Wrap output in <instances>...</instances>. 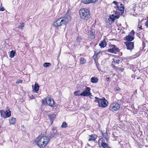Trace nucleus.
Wrapping results in <instances>:
<instances>
[{
  "instance_id": "1",
  "label": "nucleus",
  "mask_w": 148,
  "mask_h": 148,
  "mask_svg": "<svg viewBox=\"0 0 148 148\" xmlns=\"http://www.w3.org/2000/svg\"><path fill=\"white\" fill-rule=\"evenodd\" d=\"M71 20V16L67 12L65 16L56 20L54 22L53 25L55 27H57L64 25H66Z\"/></svg>"
},
{
  "instance_id": "2",
  "label": "nucleus",
  "mask_w": 148,
  "mask_h": 148,
  "mask_svg": "<svg viewBox=\"0 0 148 148\" xmlns=\"http://www.w3.org/2000/svg\"><path fill=\"white\" fill-rule=\"evenodd\" d=\"M49 140L48 136H39L36 138L35 142L39 147L44 148L48 144Z\"/></svg>"
},
{
  "instance_id": "3",
  "label": "nucleus",
  "mask_w": 148,
  "mask_h": 148,
  "mask_svg": "<svg viewBox=\"0 0 148 148\" xmlns=\"http://www.w3.org/2000/svg\"><path fill=\"white\" fill-rule=\"evenodd\" d=\"M79 14L80 16L84 20H88L90 18V12L86 9H84L80 10Z\"/></svg>"
},
{
  "instance_id": "4",
  "label": "nucleus",
  "mask_w": 148,
  "mask_h": 148,
  "mask_svg": "<svg viewBox=\"0 0 148 148\" xmlns=\"http://www.w3.org/2000/svg\"><path fill=\"white\" fill-rule=\"evenodd\" d=\"M98 100V105L99 107L105 108L108 104V101L105 98L103 97L101 99H99Z\"/></svg>"
},
{
  "instance_id": "5",
  "label": "nucleus",
  "mask_w": 148,
  "mask_h": 148,
  "mask_svg": "<svg viewBox=\"0 0 148 148\" xmlns=\"http://www.w3.org/2000/svg\"><path fill=\"white\" fill-rule=\"evenodd\" d=\"M46 101L47 103L49 106L51 107L53 110H55L56 108V106L55 105L54 100L53 99H51L48 98H46Z\"/></svg>"
},
{
  "instance_id": "6",
  "label": "nucleus",
  "mask_w": 148,
  "mask_h": 148,
  "mask_svg": "<svg viewBox=\"0 0 148 148\" xmlns=\"http://www.w3.org/2000/svg\"><path fill=\"white\" fill-rule=\"evenodd\" d=\"M120 108V105L117 103H114L111 104L110 107V110L114 112L118 110Z\"/></svg>"
},
{
  "instance_id": "7",
  "label": "nucleus",
  "mask_w": 148,
  "mask_h": 148,
  "mask_svg": "<svg viewBox=\"0 0 148 148\" xmlns=\"http://www.w3.org/2000/svg\"><path fill=\"white\" fill-rule=\"evenodd\" d=\"M90 88L88 87L86 88L83 92L80 94L81 96L84 97L90 96L91 95V93L90 92Z\"/></svg>"
},
{
  "instance_id": "8",
  "label": "nucleus",
  "mask_w": 148,
  "mask_h": 148,
  "mask_svg": "<svg viewBox=\"0 0 148 148\" xmlns=\"http://www.w3.org/2000/svg\"><path fill=\"white\" fill-rule=\"evenodd\" d=\"M109 46L110 48L108 49V52L116 53L119 51L118 48L115 45L111 44L109 45Z\"/></svg>"
},
{
  "instance_id": "9",
  "label": "nucleus",
  "mask_w": 148,
  "mask_h": 148,
  "mask_svg": "<svg viewBox=\"0 0 148 148\" xmlns=\"http://www.w3.org/2000/svg\"><path fill=\"white\" fill-rule=\"evenodd\" d=\"M104 140L103 138H101L99 139L98 141V145L99 147H102L104 148L106 147H108L106 143L104 142Z\"/></svg>"
},
{
  "instance_id": "10",
  "label": "nucleus",
  "mask_w": 148,
  "mask_h": 148,
  "mask_svg": "<svg viewBox=\"0 0 148 148\" xmlns=\"http://www.w3.org/2000/svg\"><path fill=\"white\" fill-rule=\"evenodd\" d=\"M127 49L131 51L134 47V44L133 42L127 41L125 42Z\"/></svg>"
},
{
  "instance_id": "11",
  "label": "nucleus",
  "mask_w": 148,
  "mask_h": 148,
  "mask_svg": "<svg viewBox=\"0 0 148 148\" xmlns=\"http://www.w3.org/2000/svg\"><path fill=\"white\" fill-rule=\"evenodd\" d=\"M124 6H123V4H120V6L117 7L116 10L119 12L120 11L121 12V14L123 15L124 13Z\"/></svg>"
},
{
  "instance_id": "12",
  "label": "nucleus",
  "mask_w": 148,
  "mask_h": 148,
  "mask_svg": "<svg viewBox=\"0 0 148 148\" xmlns=\"http://www.w3.org/2000/svg\"><path fill=\"white\" fill-rule=\"evenodd\" d=\"M97 0H82V2L86 4H89L90 3H95Z\"/></svg>"
},
{
  "instance_id": "13",
  "label": "nucleus",
  "mask_w": 148,
  "mask_h": 148,
  "mask_svg": "<svg viewBox=\"0 0 148 148\" xmlns=\"http://www.w3.org/2000/svg\"><path fill=\"white\" fill-rule=\"evenodd\" d=\"M100 42L99 44V45L101 48H104L107 45L105 39H104L102 41H101Z\"/></svg>"
},
{
  "instance_id": "14",
  "label": "nucleus",
  "mask_w": 148,
  "mask_h": 148,
  "mask_svg": "<svg viewBox=\"0 0 148 148\" xmlns=\"http://www.w3.org/2000/svg\"><path fill=\"white\" fill-rule=\"evenodd\" d=\"M119 17V16L118 15L115 16L114 15L112 14L110 16L109 20L110 21H113L115 20V19H118Z\"/></svg>"
},
{
  "instance_id": "15",
  "label": "nucleus",
  "mask_w": 148,
  "mask_h": 148,
  "mask_svg": "<svg viewBox=\"0 0 148 148\" xmlns=\"http://www.w3.org/2000/svg\"><path fill=\"white\" fill-rule=\"evenodd\" d=\"M32 88L34 89V92L36 93H37L38 91L39 90V86L38 84L37 83L35 82L34 86H32Z\"/></svg>"
},
{
  "instance_id": "16",
  "label": "nucleus",
  "mask_w": 148,
  "mask_h": 148,
  "mask_svg": "<svg viewBox=\"0 0 148 148\" xmlns=\"http://www.w3.org/2000/svg\"><path fill=\"white\" fill-rule=\"evenodd\" d=\"M90 138H89V141H93L95 140L97 137L96 135L95 134H92L90 136Z\"/></svg>"
},
{
  "instance_id": "17",
  "label": "nucleus",
  "mask_w": 148,
  "mask_h": 148,
  "mask_svg": "<svg viewBox=\"0 0 148 148\" xmlns=\"http://www.w3.org/2000/svg\"><path fill=\"white\" fill-rule=\"evenodd\" d=\"M5 114L6 116V118L9 117L11 116V112L9 109L6 110L5 112Z\"/></svg>"
},
{
  "instance_id": "18",
  "label": "nucleus",
  "mask_w": 148,
  "mask_h": 148,
  "mask_svg": "<svg viewBox=\"0 0 148 148\" xmlns=\"http://www.w3.org/2000/svg\"><path fill=\"white\" fill-rule=\"evenodd\" d=\"M16 119L14 117H12L9 119L10 123V124H14L16 122Z\"/></svg>"
},
{
  "instance_id": "19",
  "label": "nucleus",
  "mask_w": 148,
  "mask_h": 148,
  "mask_svg": "<svg viewBox=\"0 0 148 148\" xmlns=\"http://www.w3.org/2000/svg\"><path fill=\"white\" fill-rule=\"evenodd\" d=\"M48 116L51 121H53L56 117V115L54 114H50L48 115Z\"/></svg>"
},
{
  "instance_id": "20",
  "label": "nucleus",
  "mask_w": 148,
  "mask_h": 148,
  "mask_svg": "<svg viewBox=\"0 0 148 148\" xmlns=\"http://www.w3.org/2000/svg\"><path fill=\"white\" fill-rule=\"evenodd\" d=\"M125 38L126 39V40H128L129 41H132L134 39V38L133 36L129 35L128 36H127Z\"/></svg>"
},
{
  "instance_id": "21",
  "label": "nucleus",
  "mask_w": 148,
  "mask_h": 148,
  "mask_svg": "<svg viewBox=\"0 0 148 148\" xmlns=\"http://www.w3.org/2000/svg\"><path fill=\"white\" fill-rule=\"evenodd\" d=\"M102 134L103 137L106 139L107 140H108L109 139L108 137V135L106 132L103 133Z\"/></svg>"
},
{
  "instance_id": "22",
  "label": "nucleus",
  "mask_w": 148,
  "mask_h": 148,
  "mask_svg": "<svg viewBox=\"0 0 148 148\" xmlns=\"http://www.w3.org/2000/svg\"><path fill=\"white\" fill-rule=\"evenodd\" d=\"M91 79V82L92 83H96L98 81V79L97 77H92Z\"/></svg>"
},
{
  "instance_id": "23",
  "label": "nucleus",
  "mask_w": 148,
  "mask_h": 148,
  "mask_svg": "<svg viewBox=\"0 0 148 148\" xmlns=\"http://www.w3.org/2000/svg\"><path fill=\"white\" fill-rule=\"evenodd\" d=\"M0 112L1 116L5 118H6L5 111H4L3 110H1L0 111Z\"/></svg>"
},
{
  "instance_id": "24",
  "label": "nucleus",
  "mask_w": 148,
  "mask_h": 148,
  "mask_svg": "<svg viewBox=\"0 0 148 148\" xmlns=\"http://www.w3.org/2000/svg\"><path fill=\"white\" fill-rule=\"evenodd\" d=\"M89 34L92 36V38H95L94 36V33L93 32L92 30H90L89 32Z\"/></svg>"
},
{
  "instance_id": "25",
  "label": "nucleus",
  "mask_w": 148,
  "mask_h": 148,
  "mask_svg": "<svg viewBox=\"0 0 148 148\" xmlns=\"http://www.w3.org/2000/svg\"><path fill=\"white\" fill-rule=\"evenodd\" d=\"M15 52L13 50H12L10 52V57L11 58H13L14 56Z\"/></svg>"
},
{
  "instance_id": "26",
  "label": "nucleus",
  "mask_w": 148,
  "mask_h": 148,
  "mask_svg": "<svg viewBox=\"0 0 148 148\" xmlns=\"http://www.w3.org/2000/svg\"><path fill=\"white\" fill-rule=\"evenodd\" d=\"M44 67H47L51 65V64L49 63L45 62L43 64Z\"/></svg>"
},
{
  "instance_id": "27",
  "label": "nucleus",
  "mask_w": 148,
  "mask_h": 148,
  "mask_svg": "<svg viewBox=\"0 0 148 148\" xmlns=\"http://www.w3.org/2000/svg\"><path fill=\"white\" fill-rule=\"evenodd\" d=\"M67 127V124L65 122H63L61 125L62 127Z\"/></svg>"
},
{
  "instance_id": "28",
  "label": "nucleus",
  "mask_w": 148,
  "mask_h": 148,
  "mask_svg": "<svg viewBox=\"0 0 148 148\" xmlns=\"http://www.w3.org/2000/svg\"><path fill=\"white\" fill-rule=\"evenodd\" d=\"M86 60L85 59L82 58L80 60V63L83 64L86 62Z\"/></svg>"
},
{
  "instance_id": "29",
  "label": "nucleus",
  "mask_w": 148,
  "mask_h": 148,
  "mask_svg": "<svg viewBox=\"0 0 148 148\" xmlns=\"http://www.w3.org/2000/svg\"><path fill=\"white\" fill-rule=\"evenodd\" d=\"M114 61L115 63L117 64H119L121 62V61L119 59H114Z\"/></svg>"
},
{
  "instance_id": "30",
  "label": "nucleus",
  "mask_w": 148,
  "mask_h": 148,
  "mask_svg": "<svg viewBox=\"0 0 148 148\" xmlns=\"http://www.w3.org/2000/svg\"><path fill=\"white\" fill-rule=\"evenodd\" d=\"M21 25L19 26L18 27L20 29H23V27L24 26V23H21Z\"/></svg>"
},
{
  "instance_id": "31",
  "label": "nucleus",
  "mask_w": 148,
  "mask_h": 148,
  "mask_svg": "<svg viewBox=\"0 0 148 148\" xmlns=\"http://www.w3.org/2000/svg\"><path fill=\"white\" fill-rule=\"evenodd\" d=\"M79 91L77 90L74 92L75 95L76 96H81L80 94L79 93Z\"/></svg>"
},
{
  "instance_id": "32",
  "label": "nucleus",
  "mask_w": 148,
  "mask_h": 148,
  "mask_svg": "<svg viewBox=\"0 0 148 148\" xmlns=\"http://www.w3.org/2000/svg\"><path fill=\"white\" fill-rule=\"evenodd\" d=\"M57 136V134L56 133H53L51 134V138L53 137H55Z\"/></svg>"
},
{
  "instance_id": "33",
  "label": "nucleus",
  "mask_w": 148,
  "mask_h": 148,
  "mask_svg": "<svg viewBox=\"0 0 148 148\" xmlns=\"http://www.w3.org/2000/svg\"><path fill=\"white\" fill-rule=\"evenodd\" d=\"M115 16L118 15L120 16V13L117 10H116V12H115Z\"/></svg>"
},
{
  "instance_id": "34",
  "label": "nucleus",
  "mask_w": 148,
  "mask_h": 148,
  "mask_svg": "<svg viewBox=\"0 0 148 148\" xmlns=\"http://www.w3.org/2000/svg\"><path fill=\"white\" fill-rule=\"evenodd\" d=\"M22 82V80H21L20 79H19L17 80L16 82V84H18L19 83H21Z\"/></svg>"
},
{
  "instance_id": "35",
  "label": "nucleus",
  "mask_w": 148,
  "mask_h": 148,
  "mask_svg": "<svg viewBox=\"0 0 148 148\" xmlns=\"http://www.w3.org/2000/svg\"><path fill=\"white\" fill-rule=\"evenodd\" d=\"M95 99H96L94 101L98 103V100L99 99H101L97 97H95Z\"/></svg>"
},
{
  "instance_id": "36",
  "label": "nucleus",
  "mask_w": 148,
  "mask_h": 148,
  "mask_svg": "<svg viewBox=\"0 0 148 148\" xmlns=\"http://www.w3.org/2000/svg\"><path fill=\"white\" fill-rule=\"evenodd\" d=\"M0 10L1 11H4L5 9H4V8L2 6H0Z\"/></svg>"
},
{
  "instance_id": "37",
  "label": "nucleus",
  "mask_w": 148,
  "mask_h": 148,
  "mask_svg": "<svg viewBox=\"0 0 148 148\" xmlns=\"http://www.w3.org/2000/svg\"><path fill=\"white\" fill-rule=\"evenodd\" d=\"M113 68H114V69L116 70H118L119 69V68H117L116 67L114 66H113Z\"/></svg>"
},
{
  "instance_id": "38",
  "label": "nucleus",
  "mask_w": 148,
  "mask_h": 148,
  "mask_svg": "<svg viewBox=\"0 0 148 148\" xmlns=\"http://www.w3.org/2000/svg\"><path fill=\"white\" fill-rule=\"evenodd\" d=\"M148 19V18H147ZM145 25L147 26L148 27V19L147 20V21H146V23H145Z\"/></svg>"
},
{
  "instance_id": "39",
  "label": "nucleus",
  "mask_w": 148,
  "mask_h": 148,
  "mask_svg": "<svg viewBox=\"0 0 148 148\" xmlns=\"http://www.w3.org/2000/svg\"><path fill=\"white\" fill-rule=\"evenodd\" d=\"M113 3H114V4H115V5H117V4L118 3L117 2H116V1H114L113 2Z\"/></svg>"
},
{
  "instance_id": "40",
  "label": "nucleus",
  "mask_w": 148,
  "mask_h": 148,
  "mask_svg": "<svg viewBox=\"0 0 148 148\" xmlns=\"http://www.w3.org/2000/svg\"><path fill=\"white\" fill-rule=\"evenodd\" d=\"M134 33H135V32H134V31L133 30H132L131 31V34H132L133 35H134Z\"/></svg>"
},
{
  "instance_id": "41",
  "label": "nucleus",
  "mask_w": 148,
  "mask_h": 148,
  "mask_svg": "<svg viewBox=\"0 0 148 148\" xmlns=\"http://www.w3.org/2000/svg\"><path fill=\"white\" fill-rule=\"evenodd\" d=\"M34 97L33 95L30 97L31 99H34Z\"/></svg>"
},
{
  "instance_id": "42",
  "label": "nucleus",
  "mask_w": 148,
  "mask_h": 148,
  "mask_svg": "<svg viewBox=\"0 0 148 148\" xmlns=\"http://www.w3.org/2000/svg\"><path fill=\"white\" fill-rule=\"evenodd\" d=\"M138 27L140 29H141V26L139 24H138Z\"/></svg>"
},
{
  "instance_id": "43",
  "label": "nucleus",
  "mask_w": 148,
  "mask_h": 148,
  "mask_svg": "<svg viewBox=\"0 0 148 148\" xmlns=\"http://www.w3.org/2000/svg\"><path fill=\"white\" fill-rule=\"evenodd\" d=\"M110 77H108L107 78L106 80H107V81H109L110 80Z\"/></svg>"
},
{
  "instance_id": "44",
  "label": "nucleus",
  "mask_w": 148,
  "mask_h": 148,
  "mask_svg": "<svg viewBox=\"0 0 148 148\" xmlns=\"http://www.w3.org/2000/svg\"><path fill=\"white\" fill-rule=\"evenodd\" d=\"M97 57V55H95L93 56V58L94 59H95V58H96Z\"/></svg>"
},
{
  "instance_id": "45",
  "label": "nucleus",
  "mask_w": 148,
  "mask_h": 148,
  "mask_svg": "<svg viewBox=\"0 0 148 148\" xmlns=\"http://www.w3.org/2000/svg\"><path fill=\"white\" fill-rule=\"evenodd\" d=\"M75 57H76V56H75L74 57V58H75Z\"/></svg>"
}]
</instances>
